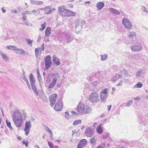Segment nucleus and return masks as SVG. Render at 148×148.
Wrapping results in <instances>:
<instances>
[{"label":"nucleus","instance_id":"1","mask_svg":"<svg viewBox=\"0 0 148 148\" xmlns=\"http://www.w3.org/2000/svg\"><path fill=\"white\" fill-rule=\"evenodd\" d=\"M59 39L65 43H70L73 39V37L69 33L61 32L58 36Z\"/></svg>","mask_w":148,"mask_h":148},{"label":"nucleus","instance_id":"2","mask_svg":"<svg viewBox=\"0 0 148 148\" xmlns=\"http://www.w3.org/2000/svg\"><path fill=\"white\" fill-rule=\"evenodd\" d=\"M77 111L80 114L82 113L88 114L91 111V109L88 106L85 107L84 104L79 103L77 106Z\"/></svg>","mask_w":148,"mask_h":148},{"label":"nucleus","instance_id":"3","mask_svg":"<svg viewBox=\"0 0 148 148\" xmlns=\"http://www.w3.org/2000/svg\"><path fill=\"white\" fill-rule=\"evenodd\" d=\"M85 23V21L80 19H77L75 20L74 23L73 24V26H75V31L76 32H79L81 30L83 27V25Z\"/></svg>","mask_w":148,"mask_h":148},{"label":"nucleus","instance_id":"4","mask_svg":"<svg viewBox=\"0 0 148 148\" xmlns=\"http://www.w3.org/2000/svg\"><path fill=\"white\" fill-rule=\"evenodd\" d=\"M29 79L30 81V83L31 85L32 90L34 91L35 94L36 96L38 95V92L36 88L35 83V80L33 74L31 73L29 76Z\"/></svg>","mask_w":148,"mask_h":148},{"label":"nucleus","instance_id":"5","mask_svg":"<svg viewBox=\"0 0 148 148\" xmlns=\"http://www.w3.org/2000/svg\"><path fill=\"white\" fill-rule=\"evenodd\" d=\"M147 115L146 116V114H140V115L138 116V122L140 124H142L144 126L147 123Z\"/></svg>","mask_w":148,"mask_h":148},{"label":"nucleus","instance_id":"6","mask_svg":"<svg viewBox=\"0 0 148 148\" xmlns=\"http://www.w3.org/2000/svg\"><path fill=\"white\" fill-rule=\"evenodd\" d=\"M108 96V89L105 88L101 92L100 97L101 100L105 102Z\"/></svg>","mask_w":148,"mask_h":148},{"label":"nucleus","instance_id":"7","mask_svg":"<svg viewBox=\"0 0 148 148\" xmlns=\"http://www.w3.org/2000/svg\"><path fill=\"white\" fill-rule=\"evenodd\" d=\"M92 102H97L99 100L98 94L96 92H93L90 95L89 99Z\"/></svg>","mask_w":148,"mask_h":148},{"label":"nucleus","instance_id":"8","mask_svg":"<svg viewBox=\"0 0 148 148\" xmlns=\"http://www.w3.org/2000/svg\"><path fill=\"white\" fill-rule=\"evenodd\" d=\"M58 10L61 16H68L69 10L65 9L64 8V7L60 6L59 7Z\"/></svg>","mask_w":148,"mask_h":148},{"label":"nucleus","instance_id":"9","mask_svg":"<svg viewBox=\"0 0 148 148\" xmlns=\"http://www.w3.org/2000/svg\"><path fill=\"white\" fill-rule=\"evenodd\" d=\"M45 68L47 69H49L52 64L51 56L49 55L47 56L45 58Z\"/></svg>","mask_w":148,"mask_h":148},{"label":"nucleus","instance_id":"10","mask_svg":"<svg viewBox=\"0 0 148 148\" xmlns=\"http://www.w3.org/2000/svg\"><path fill=\"white\" fill-rule=\"evenodd\" d=\"M122 23L127 29H130L132 28V24L127 18H124L122 20Z\"/></svg>","mask_w":148,"mask_h":148},{"label":"nucleus","instance_id":"11","mask_svg":"<svg viewBox=\"0 0 148 148\" xmlns=\"http://www.w3.org/2000/svg\"><path fill=\"white\" fill-rule=\"evenodd\" d=\"M12 118L13 120L16 119H20L23 118L22 114L19 110H15L12 114Z\"/></svg>","mask_w":148,"mask_h":148},{"label":"nucleus","instance_id":"12","mask_svg":"<svg viewBox=\"0 0 148 148\" xmlns=\"http://www.w3.org/2000/svg\"><path fill=\"white\" fill-rule=\"evenodd\" d=\"M62 101L61 99H59L55 105L54 109L57 111H60L62 110Z\"/></svg>","mask_w":148,"mask_h":148},{"label":"nucleus","instance_id":"13","mask_svg":"<svg viewBox=\"0 0 148 148\" xmlns=\"http://www.w3.org/2000/svg\"><path fill=\"white\" fill-rule=\"evenodd\" d=\"M130 48L132 51H138L142 50V46L140 44L137 43L131 46Z\"/></svg>","mask_w":148,"mask_h":148},{"label":"nucleus","instance_id":"14","mask_svg":"<svg viewBox=\"0 0 148 148\" xmlns=\"http://www.w3.org/2000/svg\"><path fill=\"white\" fill-rule=\"evenodd\" d=\"M31 126V124L30 121L26 122L24 131L25 132V134L26 136L29 134L30 129Z\"/></svg>","mask_w":148,"mask_h":148},{"label":"nucleus","instance_id":"15","mask_svg":"<svg viewBox=\"0 0 148 148\" xmlns=\"http://www.w3.org/2000/svg\"><path fill=\"white\" fill-rule=\"evenodd\" d=\"M88 141L86 139H83L81 140L77 145V148H83L87 144Z\"/></svg>","mask_w":148,"mask_h":148},{"label":"nucleus","instance_id":"16","mask_svg":"<svg viewBox=\"0 0 148 148\" xmlns=\"http://www.w3.org/2000/svg\"><path fill=\"white\" fill-rule=\"evenodd\" d=\"M16 126L18 127H21L23 122V118L13 120Z\"/></svg>","mask_w":148,"mask_h":148},{"label":"nucleus","instance_id":"17","mask_svg":"<svg viewBox=\"0 0 148 148\" xmlns=\"http://www.w3.org/2000/svg\"><path fill=\"white\" fill-rule=\"evenodd\" d=\"M94 134V131L90 127H88L86 128L85 133V135L87 137H91Z\"/></svg>","mask_w":148,"mask_h":148},{"label":"nucleus","instance_id":"18","mask_svg":"<svg viewBox=\"0 0 148 148\" xmlns=\"http://www.w3.org/2000/svg\"><path fill=\"white\" fill-rule=\"evenodd\" d=\"M52 78L53 80L48 87V88L49 89H52L54 86L57 79V77L55 75H53Z\"/></svg>","mask_w":148,"mask_h":148},{"label":"nucleus","instance_id":"19","mask_svg":"<svg viewBox=\"0 0 148 148\" xmlns=\"http://www.w3.org/2000/svg\"><path fill=\"white\" fill-rule=\"evenodd\" d=\"M57 96V94H53L51 96L50 98H49L50 105L51 106H52L55 103Z\"/></svg>","mask_w":148,"mask_h":148},{"label":"nucleus","instance_id":"20","mask_svg":"<svg viewBox=\"0 0 148 148\" xmlns=\"http://www.w3.org/2000/svg\"><path fill=\"white\" fill-rule=\"evenodd\" d=\"M126 143V141L125 140H119L116 145V146L117 147L119 148H125L123 147V145Z\"/></svg>","mask_w":148,"mask_h":148},{"label":"nucleus","instance_id":"21","mask_svg":"<svg viewBox=\"0 0 148 148\" xmlns=\"http://www.w3.org/2000/svg\"><path fill=\"white\" fill-rule=\"evenodd\" d=\"M105 5V3L102 2H98L96 5V7L98 10H101Z\"/></svg>","mask_w":148,"mask_h":148},{"label":"nucleus","instance_id":"22","mask_svg":"<svg viewBox=\"0 0 148 148\" xmlns=\"http://www.w3.org/2000/svg\"><path fill=\"white\" fill-rule=\"evenodd\" d=\"M109 10L110 12L116 15H119L121 14V13L118 10L113 8H109Z\"/></svg>","mask_w":148,"mask_h":148},{"label":"nucleus","instance_id":"23","mask_svg":"<svg viewBox=\"0 0 148 148\" xmlns=\"http://www.w3.org/2000/svg\"><path fill=\"white\" fill-rule=\"evenodd\" d=\"M39 48H36L35 50V55L37 58H40V56L41 53V50H39Z\"/></svg>","mask_w":148,"mask_h":148},{"label":"nucleus","instance_id":"24","mask_svg":"<svg viewBox=\"0 0 148 148\" xmlns=\"http://www.w3.org/2000/svg\"><path fill=\"white\" fill-rule=\"evenodd\" d=\"M14 51L16 53H20L22 55H24L25 53V51L21 49L16 48L15 49H14Z\"/></svg>","mask_w":148,"mask_h":148},{"label":"nucleus","instance_id":"25","mask_svg":"<svg viewBox=\"0 0 148 148\" xmlns=\"http://www.w3.org/2000/svg\"><path fill=\"white\" fill-rule=\"evenodd\" d=\"M96 131L99 134H101L103 133V130L101 127V124H100L98 126L96 129Z\"/></svg>","mask_w":148,"mask_h":148},{"label":"nucleus","instance_id":"26","mask_svg":"<svg viewBox=\"0 0 148 148\" xmlns=\"http://www.w3.org/2000/svg\"><path fill=\"white\" fill-rule=\"evenodd\" d=\"M51 28L50 27L47 28L45 31V36L47 37L49 36L51 34Z\"/></svg>","mask_w":148,"mask_h":148},{"label":"nucleus","instance_id":"27","mask_svg":"<svg viewBox=\"0 0 148 148\" xmlns=\"http://www.w3.org/2000/svg\"><path fill=\"white\" fill-rule=\"evenodd\" d=\"M0 55L4 60L7 61L8 60V57L6 56V54L3 53V52L0 51Z\"/></svg>","mask_w":148,"mask_h":148},{"label":"nucleus","instance_id":"28","mask_svg":"<svg viewBox=\"0 0 148 148\" xmlns=\"http://www.w3.org/2000/svg\"><path fill=\"white\" fill-rule=\"evenodd\" d=\"M121 77V75H119L116 74L115 75L114 77H113L111 79V81L112 82H115L118 79L120 78Z\"/></svg>","mask_w":148,"mask_h":148},{"label":"nucleus","instance_id":"29","mask_svg":"<svg viewBox=\"0 0 148 148\" xmlns=\"http://www.w3.org/2000/svg\"><path fill=\"white\" fill-rule=\"evenodd\" d=\"M110 135V134L108 132H104L102 135V138L103 139H106L107 138L109 137Z\"/></svg>","mask_w":148,"mask_h":148},{"label":"nucleus","instance_id":"30","mask_svg":"<svg viewBox=\"0 0 148 148\" xmlns=\"http://www.w3.org/2000/svg\"><path fill=\"white\" fill-rule=\"evenodd\" d=\"M53 61L54 64L57 66L59 65L60 64V62L58 59L56 58H54L53 60Z\"/></svg>","mask_w":148,"mask_h":148},{"label":"nucleus","instance_id":"31","mask_svg":"<svg viewBox=\"0 0 148 148\" xmlns=\"http://www.w3.org/2000/svg\"><path fill=\"white\" fill-rule=\"evenodd\" d=\"M143 86L142 84L140 82H138L134 87V88H141Z\"/></svg>","mask_w":148,"mask_h":148},{"label":"nucleus","instance_id":"32","mask_svg":"<svg viewBox=\"0 0 148 148\" xmlns=\"http://www.w3.org/2000/svg\"><path fill=\"white\" fill-rule=\"evenodd\" d=\"M76 14L75 12H72L69 10V12L68 15V16H74L76 15Z\"/></svg>","mask_w":148,"mask_h":148},{"label":"nucleus","instance_id":"33","mask_svg":"<svg viewBox=\"0 0 148 148\" xmlns=\"http://www.w3.org/2000/svg\"><path fill=\"white\" fill-rule=\"evenodd\" d=\"M38 80L40 86L41 87L42 84V81L40 75L37 76Z\"/></svg>","mask_w":148,"mask_h":148},{"label":"nucleus","instance_id":"34","mask_svg":"<svg viewBox=\"0 0 148 148\" xmlns=\"http://www.w3.org/2000/svg\"><path fill=\"white\" fill-rule=\"evenodd\" d=\"M6 122L7 127H8L10 130H13V128L11 126L10 122L8 121V120L6 119Z\"/></svg>","mask_w":148,"mask_h":148},{"label":"nucleus","instance_id":"35","mask_svg":"<svg viewBox=\"0 0 148 148\" xmlns=\"http://www.w3.org/2000/svg\"><path fill=\"white\" fill-rule=\"evenodd\" d=\"M90 142L91 144L93 145H95L96 144V140L95 139V138L94 137H93L92 138L90 139Z\"/></svg>","mask_w":148,"mask_h":148},{"label":"nucleus","instance_id":"36","mask_svg":"<svg viewBox=\"0 0 148 148\" xmlns=\"http://www.w3.org/2000/svg\"><path fill=\"white\" fill-rule=\"evenodd\" d=\"M142 71V69H140L139 70H138L137 71V72L136 73V77H139L140 76V73Z\"/></svg>","mask_w":148,"mask_h":148},{"label":"nucleus","instance_id":"37","mask_svg":"<svg viewBox=\"0 0 148 148\" xmlns=\"http://www.w3.org/2000/svg\"><path fill=\"white\" fill-rule=\"evenodd\" d=\"M48 12H46L45 14H52L53 12L56 10V9L55 8H53L52 9L49 10Z\"/></svg>","mask_w":148,"mask_h":148},{"label":"nucleus","instance_id":"38","mask_svg":"<svg viewBox=\"0 0 148 148\" xmlns=\"http://www.w3.org/2000/svg\"><path fill=\"white\" fill-rule=\"evenodd\" d=\"M81 123V121L80 120H78L75 121L73 123V125H75Z\"/></svg>","mask_w":148,"mask_h":148},{"label":"nucleus","instance_id":"39","mask_svg":"<svg viewBox=\"0 0 148 148\" xmlns=\"http://www.w3.org/2000/svg\"><path fill=\"white\" fill-rule=\"evenodd\" d=\"M121 72L122 74L123 73H124V74L125 75V76H127V75L128 74V72L125 69H124L121 70Z\"/></svg>","mask_w":148,"mask_h":148},{"label":"nucleus","instance_id":"40","mask_svg":"<svg viewBox=\"0 0 148 148\" xmlns=\"http://www.w3.org/2000/svg\"><path fill=\"white\" fill-rule=\"evenodd\" d=\"M26 40L27 43L31 47L32 46L33 41L31 40L30 39H26Z\"/></svg>","mask_w":148,"mask_h":148},{"label":"nucleus","instance_id":"41","mask_svg":"<svg viewBox=\"0 0 148 148\" xmlns=\"http://www.w3.org/2000/svg\"><path fill=\"white\" fill-rule=\"evenodd\" d=\"M136 35V33L134 32H131L129 35V36L130 38H133L134 37H135Z\"/></svg>","mask_w":148,"mask_h":148},{"label":"nucleus","instance_id":"42","mask_svg":"<svg viewBox=\"0 0 148 148\" xmlns=\"http://www.w3.org/2000/svg\"><path fill=\"white\" fill-rule=\"evenodd\" d=\"M101 60H103L107 58L108 55L106 54H105L104 55H101Z\"/></svg>","mask_w":148,"mask_h":148},{"label":"nucleus","instance_id":"43","mask_svg":"<svg viewBox=\"0 0 148 148\" xmlns=\"http://www.w3.org/2000/svg\"><path fill=\"white\" fill-rule=\"evenodd\" d=\"M41 26L42 28L40 29V30L42 31L44 30L46 27V22L41 24Z\"/></svg>","mask_w":148,"mask_h":148},{"label":"nucleus","instance_id":"44","mask_svg":"<svg viewBox=\"0 0 148 148\" xmlns=\"http://www.w3.org/2000/svg\"><path fill=\"white\" fill-rule=\"evenodd\" d=\"M7 48L9 49H13L14 50V49H15L16 47L15 46L9 45L7 46Z\"/></svg>","mask_w":148,"mask_h":148},{"label":"nucleus","instance_id":"45","mask_svg":"<svg viewBox=\"0 0 148 148\" xmlns=\"http://www.w3.org/2000/svg\"><path fill=\"white\" fill-rule=\"evenodd\" d=\"M51 9V6H47L44 7L43 10L45 11H47Z\"/></svg>","mask_w":148,"mask_h":148},{"label":"nucleus","instance_id":"46","mask_svg":"<svg viewBox=\"0 0 148 148\" xmlns=\"http://www.w3.org/2000/svg\"><path fill=\"white\" fill-rule=\"evenodd\" d=\"M133 102V101L132 100H130L129 101H128L126 103V106L127 107H129L132 104V103Z\"/></svg>","mask_w":148,"mask_h":148},{"label":"nucleus","instance_id":"47","mask_svg":"<svg viewBox=\"0 0 148 148\" xmlns=\"http://www.w3.org/2000/svg\"><path fill=\"white\" fill-rule=\"evenodd\" d=\"M48 143L50 148H54V145L52 142L48 141Z\"/></svg>","mask_w":148,"mask_h":148},{"label":"nucleus","instance_id":"48","mask_svg":"<svg viewBox=\"0 0 148 148\" xmlns=\"http://www.w3.org/2000/svg\"><path fill=\"white\" fill-rule=\"evenodd\" d=\"M22 15L23 16V21H24L25 20H26L27 16L23 13L22 14Z\"/></svg>","mask_w":148,"mask_h":148},{"label":"nucleus","instance_id":"49","mask_svg":"<svg viewBox=\"0 0 148 148\" xmlns=\"http://www.w3.org/2000/svg\"><path fill=\"white\" fill-rule=\"evenodd\" d=\"M43 2L38 1H36V5H40L43 4Z\"/></svg>","mask_w":148,"mask_h":148},{"label":"nucleus","instance_id":"50","mask_svg":"<svg viewBox=\"0 0 148 148\" xmlns=\"http://www.w3.org/2000/svg\"><path fill=\"white\" fill-rule=\"evenodd\" d=\"M45 130L48 132L50 133H51L52 131L47 126H46Z\"/></svg>","mask_w":148,"mask_h":148},{"label":"nucleus","instance_id":"51","mask_svg":"<svg viewBox=\"0 0 148 148\" xmlns=\"http://www.w3.org/2000/svg\"><path fill=\"white\" fill-rule=\"evenodd\" d=\"M21 79L24 80L26 82L28 81L27 77L25 76V75L21 77Z\"/></svg>","mask_w":148,"mask_h":148},{"label":"nucleus","instance_id":"52","mask_svg":"<svg viewBox=\"0 0 148 148\" xmlns=\"http://www.w3.org/2000/svg\"><path fill=\"white\" fill-rule=\"evenodd\" d=\"M65 117L67 119H68L69 118V113L68 112H65Z\"/></svg>","mask_w":148,"mask_h":148},{"label":"nucleus","instance_id":"53","mask_svg":"<svg viewBox=\"0 0 148 148\" xmlns=\"http://www.w3.org/2000/svg\"><path fill=\"white\" fill-rule=\"evenodd\" d=\"M41 47H42L41 48H40V47L38 48H39V50H41V51H44L45 49V47H44V43H43L42 44V45Z\"/></svg>","mask_w":148,"mask_h":148},{"label":"nucleus","instance_id":"54","mask_svg":"<svg viewBox=\"0 0 148 148\" xmlns=\"http://www.w3.org/2000/svg\"><path fill=\"white\" fill-rule=\"evenodd\" d=\"M140 99H141V98L140 97H138L134 98V99L135 101H138Z\"/></svg>","mask_w":148,"mask_h":148},{"label":"nucleus","instance_id":"55","mask_svg":"<svg viewBox=\"0 0 148 148\" xmlns=\"http://www.w3.org/2000/svg\"><path fill=\"white\" fill-rule=\"evenodd\" d=\"M142 7L143 8V11L144 12H146V13H148V11H147V10L146 8H145V7L144 6H142Z\"/></svg>","mask_w":148,"mask_h":148},{"label":"nucleus","instance_id":"56","mask_svg":"<svg viewBox=\"0 0 148 148\" xmlns=\"http://www.w3.org/2000/svg\"><path fill=\"white\" fill-rule=\"evenodd\" d=\"M23 144H25V146L26 147H27L28 145V144L27 142H25L24 141H23L22 142Z\"/></svg>","mask_w":148,"mask_h":148},{"label":"nucleus","instance_id":"57","mask_svg":"<svg viewBox=\"0 0 148 148\" xmlns=\"http://www.w3.org/2000/svg\"><path fill=\"white\" fill-rule=\"evenodd\" d=\"M11 12L14 13H17V11L16 9H12L11 10Z\"/></svg>","mask_w":148,"mask_h":148},{"label":"nucleus","instance_id":"58","mask_svg":"<svg viewBox=\"0 0 148 148\" xmlns=\"http://www.w3.org/2000/svg\"><path fill=\"white\" fill-rule=\"evenodd\" d=\"M23 116L25 118V119L27 117L26 113L25 112H23Z\"/></svg>","mask_w":148,"mask_h":148},{"label":"nucleus","instance_id":"59","mask_svg":"<svg viewBox=\"0 0 148 148\" xmlns=\"http://www.w3.org/2000/svg\"><path fill=\"white\" fill-rule=\"evenodd\" d=\"M26 83H27V84L28 87V88L30 89H31V87H30V85L29 84V82L28 81L27 82H26Z\"/></svg>","mask_w":148,"mask_h":148},{"label":"nucleus","instance_id":"60","mask_svg":"<svg viewBox=\"0 0 148 148\" xmlns=\"http://www.w3.org/2000/svg\"><path fill=\"white\" fill-rule=\"evenodd\" d=\"M36 1L30 0L31 3L32 4H36Z\"/></svg>","mask_w":148,"mask_h":148},{"label":"nucleus","instance_id":"61","mask_svg":"<svg viewBox=\"0 0 148 148\" xmlns=\"http://www.w3.org/2000/svg\"><path fill=\"white\" fill-rule=\"evenodd\" d=\"M130 80L129 79L124 78V82H126L129 81Z\"/></svg>","mask_w":148,"mask_h":148},{"label":"nucleus","instance_id":"62","mask_svg":"<svg viewBox=\"0 0 148 148\" xmlns=\"http://www.w3.org/2000/svg\"><path fill=\"white\" fill-rule=\"evenodd\" d=\"M123 82L122 81H121L117 85V86H121L122 85V82Z\"/></svg>","mask_w":148,"mask_h":148},{"label":"nucleus","instance_id":"63","mask_svg":"<svg viewBox=\"0 0 148 148\" xmlns=\"http://www.w3.org/2000/svg\"><path fill=\"white\" fill-rule=\"evenodd\" d=\"M29 12L28 11H26L24 13H22L23 14H31V13H29Z\"/></svg>","mask_w":148,"mask_h":148},{"label":"nucleus","instance_id":"64","mask_svg":"<svg viewBox=\"0 0 148 148\" xmlns=\"http://www.w3.org/2000/svg\"><path fill=\"white\" fill-rule=\"evenodd\" d=\"M4 7H3L1 8V10L3 12V13H5L6 12V10L4 9Z\"/></svg>","mask_w":148,"mask_h":148}]
</instances>
